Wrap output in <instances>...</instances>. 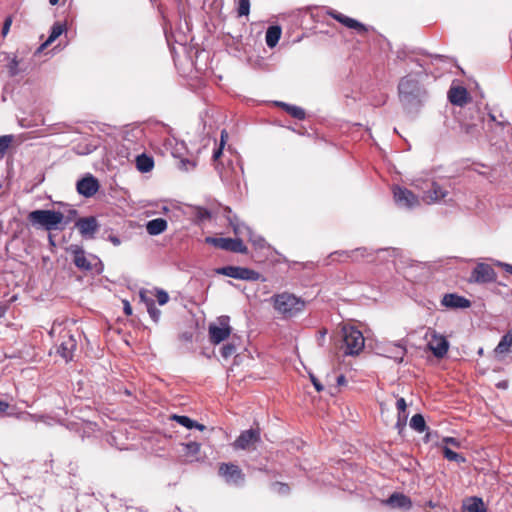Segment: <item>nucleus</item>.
Returning <instances> with one entry per match:
<instances>
[{"label": "nucleus", "mask_w": 512, "mask_h": 512, "mask_svg": "<svg viewBox=\"0 0 512 512\" xmlns=\"http://www.w3.org/2000/svg\"><path fill=\"white\" fill-rule=\"evenodd\" d=\"M399 101L408 113L418 112L427 100V90L412 74L402 77L398 83Z\"/></svg>", "instance_id": "1"}, {"label": "nucleus", "mask_w": 512, "mask_h": 512, "mask_svg": "<svg viewBox=\"0 0 512 512\" xmlns=\"http://www.w3.org/2000/svg\"><path fill=\"white\" fill-rule=\"evenodd\" d=\"M270 301L282 319L295 318L306 308V301L302 297L286 291L272 295Z\"/></svg>", "instance_id": "2"}, {"label": "nucleus", "mask_w": 512, "mask_h": 512, "mask_svg": "<svg viewBox=\"0 0 512 512\" xmlns=\"http://www.w3.org/2000/svg\"><path fill=\"white\" fill-rule=\"evenodd\" d=\"M67 252L72 256L73 264L84 272H93L97 275L103 272L104 266L100 258L94 254H87L80 245H70Z\"/></svg>", "instance_id": "3"}, {"label": "nucleus", "mask_w": 512, "mask_h": 512, "mask_svg": "<svg viewBox=\"0 0 512 512\" xmlns=\"http://www.w3.org/2000/svg\"><path fill=\"white\" fill-rule=\"evenodd\" d=\"M64 214L55 210H34V225L41 226L44 230H63L61 226Z\"/></svg>", "instance_id": "4"}, {"label": "nucleus", "mask_w": 512, "mask_h": 512, "mask_svg": "<svg viewBox=\"0 0 512 512\" xmlns=\"http://www.w3.org/2000/svg\"><path fill=\"white\" fill-rule=\"evenodd\" d=\"M343 352L345 355H358L364 348L365 339L362 332L354 327H344Z\"/></svg>", "instance_id": "5"}, {"label": "nucleus", "mask_w": 512, "mask_h": 512, "mask_svg": "<svg viewBox=\"0 0 512 512\" xmlns=\"http://www.w3.org/2000/svg\"><path fill=\"white\" fill-rule=\"evenodd\" d=\"M215 272L219 275L245 281H258L261 278V274L259 272L241 266L227 265L217 268Z\"/></svg>", "instance_id": "6"}, {"label": "nucleus", "mask_w": 512, "mask_h": 512, "mask_svg": "<svg viewBox=\"0 0 512 512\" xmlns=\"http://www.w3.org/2000/svg\"><path fill=\"white\" fill-rule=\"evenodd\" d=\"M393 198L399 208L411 210L420 205L417 195L406 187L395 185L393 187Z\"/></svg>", "instance_id": "7"}, {"label": "nucleus", "mask_w": 512, "mask_h": 512, "mask_svg": "<svg viewBox=\"0 0 512 512\" xmlns=\"http://www.w3.org/2000/svg\"><path fill=\"white\" fill-rule=\"evenodd\" d=\"M218 472L228 485L241 487L245 482L244 473L233 463H222Z\"/></svg>", "instance_id": "8"}, {"label": "nucleus", "mask_w": 512, "mask_h": 512, "mask_svg": "<svg viewBox=\"0 0 512 512\" xmlns=\"http://www.w3.org/2000/svg\"><path fill=\"white\" fill-rule=\"evenodd\" d=\"M497 274L495 270L486 263H478L471 271L469 282L477 284H487L495 282Z\"/></svg>", "instance_id": "9"}, {"label": "nucleus", "mask_w": 512, "mask_h": 512, "mask_svg": "<svg viewBox=\"0 0 512 512\" xmlns=\"http://www.w3.org/2000/svg\"><path fill=\"white\" fill-rule=\"evenodd\" d=\"M206 242L226 251L247 253V247L240 238L207 237Z\"/></svg>", "instance_id": "10"}, {"label": "nucleus", "mask_w": 512, "mask_h": 512, "mask_svg": "<svg viewBox=\"0 0 512 512\" xmlns=\"http://www.w3.org/2000/svg\"><path fill=\"white\" fill-rule=\"evenodd\" d=\"M229 317L221 316L219 318V324H210L209 325V338L212 344H220L224 340H226L231 334V327L229 325Z\"/></svg>", "instance_id": "11"}, {"label": "nucleus", "mask_w": 512, "mask_h": 512, "mask_svg": "<svg viewBox=\"0 0 512 512\" xmlns=\"http://www.w3.org/2000/svg\"><path fill=\"white\" fill-rule=\"evenodd\" d=\"M376 252L379 253L378 250H376ZM374 253L375 251L371 249H368L366 247H359L353 250H341L332 252L329 255V258L334 261L337 256H343L345 257V259H351L352 261H359L360 259H367V261H373Z\"/></svg>", "instance_id": "12"}, {"label": "nucleus", "mask_w": 512, "mask_h": 512, "mask_svg": "<svg viewBox=\"0 0 512 512\" xmlns=\"http://www.w3.org/2000/svg\"><path fill=\"white\" fill-rule=\"evenodd\" d=\"M75 227L78 228L84 239H93L100 225L94 216L81 217L75 221Z\"/></svg>", "instance_id": "13"}, {"label": "nucleus", "mask_w": 512, "mask_h": 512, "mask_svg": "<svg viewBox=\"0 0 512 512\" xmlns=\"http://www.w3.org/2000/svg\"><path fill=\"white\" fill-rule=\"evenodd\" d=\"M99 181L92 174H86L83 178L77 181L76 188L77 192L86 197L94 196L99 190Z\"/></svg>", "instance_id": "14"}, {"label": "nucleus", "mask_w": 512, "mask_h": 512, "mask_svg": "<svg viewBox=\"0 0 512 512\" xmlns=\"http://www.w3.org/2000/svg\"><path fill=\"white\" fill-rule=\"evenodd\" d=\"M77 342L73 335L69 332H65L61 336V342L57 346V353L65 359L66 362L71 361L76 350Z\"/></svg>", "instance_id": "15"}, {"label": "nucleus", "mask_w": 512, "mask_h": 512, "mask_svg": "<svg viewBox=\"0 0 512 512\" xmlns=\"http://www.w3.org/2000/svg\"><path fill=\"white\" fill-rule=\"evenodd\" d=\"M428 347L436 358H443L448 352L449 342L444 336L439 335L433 330L431 332V339L428 342Z\"/></svg>", "instance_id": "16"}, {"label": "nucleus", "mask_w": 512, "mask_h": 512, "mask_svg": "<svg viewBox=\"0 0 512 512\" xmlns=\"http://www.w3.org/2000/svg\"><path fill=\"white\" fill-rule=\"evenodd\" d=\"M260 441V431L259 429L250 428L248 430H244L240 433V435L236 438L234 442V447L236 449L246 450L252 444H255Z\"/></svg>", "instance_id": "17"}, {"label": "nucleus", "mask_w": 512, "mask_h": 512, "mask_svg": "<svg viewBox=\"0 0 512 512\" xmlns=\"http://www.w3.org/2000/svg\"><path fill=\"white\" fill-rule=\"evenodd\" d=\"M329 15L345 27L356 30L359 34H365L368 31V28L363 23L335 10L329 12Z\"/></svg>", "instance_id": "18"}, {"label": "nucleus", "mask_w": 512, "mask_h": 512, "mask_svg": "<svg viewBox=\"0 0 512 512\" xmlns=\"http://www.w3.org/2000/svg\"><path fill=\"white\" fill-rule=\"evenodd\" d=\"M441 305L451 309H466L471 306V302L466 297L457 293H446L442 297Z\"/></svg>", "instance_id": "19"}, {"label": "nucleus", "mask_w": 512, "mask_h": 512, "mask_svg": "<svg viewBox=\"0 0 512 512\" xmlns=\"http://www.w3.org/2000/svg\"><path fill=\"white\" fill-rule=\"evenodd\" d=\"M224 217L228 221L229 225L233 228L235 234H252V229L242 222L239 217L233 213L230 207L224 208Z\"/></svg>", "instance_id": "20"}, {"label": "nucleus", "mask_w": 512, "mask_h": 512, "mask_svg": "<svg viewBox=\"0 0 512 512\" xmlns=\"http://www.w3.org/2000/svg\"><path fill=\"white\" fill-rule=\"evenodd\" d=\"M448 195V190L437 182H432L431 187L425 191L424 199L428 204L440 202Z\"/></svg>", "instance_id": "21"}, {"label": "nucleus", "mask_w": 512, "mask_h": 512, "mask_svg": "<svg viewBox=\"0 0 512 512\" xmlns=\"http://www.w3.org/2000/svg\"><path fill=\"white\" fill-rule=\"evenodd\" d=\"M448 99L451 104L462 107L468 101L467 89L463 86L451 87L448 91Z\"/></svg>", "instance_id": "22"}, {"label": "nucleus", "mask_w": 512, "mask_h": 512, "mask_svg": "<svg viewBox=\"0 0 512 512\" xmlns=\"http://www.w3.org/2000/svg\"><path fill=\"white\" fill-rule=\"evenodd\" d=\"M66 31V25L60 22H55L51 29L48 38L44 43H42L34 54L41 53L48 45L53 43L63 32Z\"/></svg>", "instance_id": "23"}, {"label": "nucleus", "mask_w": 512, "mask_h": 512, "mask_svg": "<svg viewBox=\"0 0 512 512\" xmlns=\"http://www.w3.org/2000/svg\"><path fill=\"white\" fill-rule=\"evenodd\" d=\"M387 505L392 508L410 509L412 506L411 499L402 493H393L386 500Z\"/></svg>", "instance_id": "24"}, {"label": "nucleus", "mask_w": 512, "mask_h": 512, "mask_svg": "<svg viewBox=\"0 0 512 512\" xmlns=\"http://www.w3.org/2000/svg\"><path fill=\"white\" fill-rule=\"evenodd\" d=\"M168 223L164 218H155L146 223V231L151 236H157L167 230Z\"/></svg>", "instance_id": "25"}, {"label": "nucleus", "mask_w": 512, "mask_h": 512, "mask_svg": "<svg viewBox=\"0 0 512 512\" xmlns=\"http://www.w3.org/2000/svg\"><path fill=\"white\" fill-rule=\"evenodd\" d=\"M281 35H282V28L281 26L279 25H270L267 30H266V34H265V41H266V45L269 47V48H274L280 38H281Z\"/></svg>", "instance_id": "26"}, {"label": "nucleus", "mask_w": 512, "mask_h": 512, "mask_svg": "<svg viewBox=\"0 0 512 512\" xmlns=\"http://www.w3.org/2000/svg\"><path fill=\"white\" fill-rule=\"evenodd\" d=\"M154 167V159L145 153H142L136 157V168L141 173H148Z\"/></svg>", "instance_id": "27"}, {"label": "nucleus", "mask_w": 512, "mask_h": 512, "mask_svg": "<svg viewBox=\"0 0 512 512\" xmlns=\"http://www.w3.org/2000/svg\"><path fill=\"white\" fill-rule=\"evenodd\" d=\"M511 346H512V327L509 328L507 330V332L501 337L494 352L496 354H506V353L510 352Z\"/></svg>", "instance_id": "28"}, {"label": "nucleus", "mask_w": 512, "mask_h": 512, "mask_svg": "<svg viewBox=\"0 0 512 512\" xmlns=\"http://www.w3.org/2000/svg\"><path fill=\"white\" fill-rule=\"evenodd\" d=\"M28 69V63L15 56L8 64L10 76H17Z\"/></svg>", "instance_id": "29"}, {"label": "nucleus", "mask_w": 512, "mask_h": 512, "mask_svg": "<svg viewBox=\"0 0 512 512\" xmlns=\"http://www.w3.org/2000/svg\"><path fill=\"white\" fill-rule=\"evenodd\" d=\"M462 512H487V509L482 498L471 497L469 502L463 505Z\"/></svg>", "instance_id": "30"}, {"label": "nucleus", "mask_w": 512, "mask_h": 512, "mask_svg": "<svg viewBox=\"0 0 512 512\" xmlns=\"http://www.w3.org/2000/svg\"><path fill=\"white\" fill-rule=\"evenodd\" d=\"M277 105L282 107L288 114H290L295 119H305L306 113L303 108L285 102H277Z\"/></svg>", "instance_id": "31"}, {"label": "nucleus", "mask_w": 512, "mask_h": 512, "mask_svg": "<svg viewBox=\"0 0 512 512\" xmlns=\"http://www.w3.org/2000/svg\"><path fill=\"white\" fill-rule=\"evenodd\" d=\"M410 427L418 433H423L428 429L426 421L420 413L412 416L410 420Z\"/></svg>", "instance_id": "32"}, {"label": "nucleus", "mask_w": 512, "mask_h": 512, "mask_svg": "<svg viewBox=\"0 0 512 512\" xmlns=\"http://www.w3.org/2000/svg\"><path fill=\"white\" fill-rule=\"evenodd\" d=\"M442 452L444 458H446L449 461H454L458 464L466 462V458L463 455L453 451L448 446H444L442 448Z\"/></svg>", "instance_id": "33"}, {"label": "nucleus", "mask_w": 512, "mask_h": 512, "mask_svg": "<svg viewBox=\"0 0 512 512\" xmlns=\"http://www.w3.org/2000/svg\"><path fill=\"white\" fill-rule=\"evenodd\" d=\"M270 490L280 496H287L290 494V487L287 483L275 481L270 484Z\"/></svg>", "instance_id": "34"}, {"label": "nucleus", "mask_w": 512, "mask_h": 512, "mask_svg": "<svg viewBox=\"0 0 512 512\" xmlns=\"http://www.w3.org/2000/svg\"><path fill=\"white\" fill-rule=\"evenodd\" d=\"M396 408L398 410V417L399 420H402V426L406 425V421L408 418V413L406 411L407 409V403L406 400L403 397H399L396 401Z\"/></svg>", "instance_id": "35"}, {"label": "nucleus", "mask_w": 512, "mask_h": 512, "mask_svg": "<svg viewBox=\"0 0 512 512\" xmlns=\"http://www.w3.org/2000/svg\"><path fill=\"white\" fill-rule=\"evenodd\" d=\"M65 207L67 208L66 210H64V212H62L64 214V218H63V222L61 224V226L63 227V229L68 225L70 224L71 222H73L75 219H76V216L78 215V211L75 209V208H72L70 205H65Z\"/></svg>", "instance_id": "36"}, {"label": "nucleus", "mask_w": 512, "mask_h": 512, "mask_svg": "<svg viewBox=\"0 0 512 512\" xmlns=\"http://www.w3.org/2000/svg\"><path fill=\"white\" fill-rule=\"evenodd\" d=\"M172 420L176 421L179 425L187 428V429H193L194 420L186 415H177L174 414L171 417Z\"/></svg>", "instance_id": "37"}, {"label": "nucleus", "mask_w": 512, "mask_h": 512, "mask_svg": "<svg viewBox=\"0 0 512 512\" xmlns=\"http://www.w3.org/2000/svg\"><path fill=\"white\" fill-rule=\"evenodd\" d=\"M226 137H227L226 131L222 130L220 144L217 148H215L213 150L212 159L214 162H216L223 154V149L226 144Z\"/></svg>", "instance_id": "38"}, {"label": "nucleus", "mask_w": 512, "mask_h": 512, "mask_svg": "<svg viewBox=\"0 0 512 512\" xmlns=\"http://www.w3.org/2000/svg\"><path fill=\"white\" fill-rule=\"evenodd\" d=\"M101 238L111 242L115 247L120 246L122 243V240L113 233L112 229H106L101 235Z\"/></svg>", "instance_id": "39"}, {"label": "nucleus", "mask_w": 512, "mask_h": 512, "mask_svg": "<svg viewBox=\"0 0 512 512\" xmlns=\"http://www.w3.org/2000/svg\"><path fill=\"white\" fill-rule=\"evenodd\" d=\"M97 424L87 421L81 423V428L79 431H81V437L84 439L85 437H90L91 433H93L96 430Z\"/></svg>", "instance_id": "40"}, {"label": "nucleus", "mask_w": 512, "mask_h": 512, "mask_svg": "<svg viewBox=\"0 0 512 512\" xmlns=\"http://www.w3.org/2000/svg\"><path fill=\"white\" fill-rule=\"evenodd\" d=\"M13 140L12 135H3L0 136V160L4 157L7 149L9 148L11 142Z\"/></svg>", "instance_id": "41"}, {"label": "nucleus", "mask_w": 512, "mask_h": 512, "mask_svg": "<svg viewBox=\"0 0 512 512\" xmlns=\"http://www.w3.org/2000/svg\"><path fill=\"white\" fill-rule=\"evenodd\" d=\"M236 350L237 349L235 344L232 342H228L221 347L220 354L222 358L228 359L229 357L236 353Z\"/></svg>", "instance_id": "42"}, {"label": "nucleus", "mask_w": 512, "mask_h": 512, "mask_svg": "<svg viewBox=\"0 0 512 512\" xmlns=\"http://www.w3.org/2000/svg\"><path fill=\"white\" fill-rule=\"evenodd\" d=\"M394 350L395 352H393V354L390 355L389 357L393 358L396 362L401 363L403 361L404 355L407 352L405 346L401 344H396Z\"/></svg>", "instance_id": "43"}, {"label": "nucleus", "mask_w": 512, "mask_h": 512, "mask_svg": "<svg viewBox=\"0 0 512 512\" xmlns=\"http://www.w3.org/2000/svg\"><path fill=\"white\" fill-rule=\"evenodd\" d=\"M247 235L249 236V240L252 242L255 248L262 249L267 245L265 239L260 235H256L253 231L252 234Z\"/></svg>", "instance_id": "44"}, {"label": "nucleus", "mask_w": 512, "mask_h": 512, "mask_svg": "<svg viewBox=\"0 0 512 512\" xmlns=\"http://www.w3.org/2000/svg\"><path fill=\"white\" fill-rule=\"evenodd\" d=\"M147 312L150 316V318L153 320V322L158 323L161 317V310L156 307L155 303L149 304V307L147 308Z\"/></svg>", "instance_id": "45"}, {"label": "nucleus", "mask_w": 512, "mask_h": 512, "mask_svg": "<svg viewBox=\"0 0 512 512\" xmlns=\"http://www.w3.org/2000/svg\"><path fill=\"white\" fill-rule=\"evenodd\" d=\"M238 15L247 16L250 13V0H238Z\"/></svg>", "instance_id": "46"}, {"label": "nucleus", "mask_w": 512, "mask_h": 512, "mask_svg": "<svg viewBox=\"0 0 512 512\" xmlns=\"http://www.w3.org/2000/svg\"><path fill=\"white\" fill-rule=\"evenodd\" d=\"M155 291H156V295L155 296L157 298V301H158L159 305L163 306L166 303H168V301H169V294L165 290L160 289V288H156Z\"/></svg>", "instance_id": "47"}, {"label": "nucleus", "mask_w": 512, "mask_h": 512, "mask_svg": "<svg viewBox=\"0 0 512 512\" xmlns=\"http://www.w3.org/2000/svg\"><path fill=\"white\" fill-rule=\"evenodd\" d=\"M185 452L190 455H196L200 451V444L197 442H188L183 444Z\"/></svg>", "instance_id": "48"}, {"label": "nucleus", "mask_w": 512, "mask_h": 512, "mask_svg": "<svg viewBox=\"0 0 512 512\" xmlns=\"http://www.w3.org/2000/svg\"><path fill=\"white\" fill-rule=\"evenodd\" d=\"M378 252H386L389 254V256H392L394 257L395 259L396 258H400V261L403 263V264H408V266H411V263H408L406 261H402L401 258V251L399 249H396V248H385V249H378Z\"/></svg>", "instance_id": "49"}, {"label": "nucleus", "mask_w": 512, "mask_h": 512, "mask_svg": "<svg viewBox=\"0 0 512 512\" xmlns=\"http://www.w3.org/2000/svg\"><path fill=\"white\" fill-rule=\"evenodd\" d=\"M196 217L199 221H204L211 218V212L207 208L198 207Z\"/></svg>", "instance_id": "50"}, {"label": "nucleus", "mask_w": 512, "mask_h": 512, "mask_svg": "<svg viewBox=\"0 0 512 512\" xmlns=\"http://www.w3.org/2000/svg\"><path fill=\"white\" fill-rule=\"evenodd\" d=\"M180 169L184 170V171H190L192 169H194L196 167V162L195 161H192V160H189L187 158H182L180 160Z\"/></svg>", "instance_id": "51"}, {"label": "nucleus", "mask_w": 512, "mask_h": 512, "mask_svg": "<svg viewBox=\"0 0 512 512\" xmlns=\"http://www.w3.org/2000/svg\"><path fill=\"white\" fill-rule=\"evenodd\" d=\"M139 298H140V301L145 304L146 308L149 307L150 302L155 303L154 299L151 298L150 296H148V291L145 289H141L139 291Z\"/></svg>", "instance_id": "52"}, {"label": "nucleus", "mask_w": 512, "mask_h": 512, "mask_svg": "<svg viewBox=\"0 0 512 512\" xmlns=\"http://www.w3.org/2000/svg\"><path fill=\"white\" fill-rule=\"evenodd\" d=\"M396 58L400 61H404L409 57V51L406 47H399L396 52Z\"/></svg>", "instance_id": "53"}, {"label": "nucleus", "mask_w": 512, "mask_h": 512, "mask_svg": "<svg viewBox=\"0 0 512 512\" xmlns=\"http://www.w3.org/2000/svg\"><path fill=\"white\" fill-rule=\"evenodd\" d=\"M442 441L445 443V446L452 445L456 448L460 447V441L455 437L446 436Z\"/></svg>", "instance_id": "54"}, {"label": "nucleus", "mask_w": 512, "mask_h": 512, "mask_svg": "<svg viewBox=\"0 0 512 512\" xmlns=\"http://www.w3.org/2000/svg\"><path fill=\"white\" fill-rule=\"evenodd\" d=\"M310 380L317 392H321L324 390V386L321 384V382L317 379L315 375L310 374Z\"/></svg>", "instance_id": "55"}, {"label": "nucleus", "mask_w": 512, "mask_h": 512, "mask_svg": "<svg viewBox=\"0 0 512 512\" xmlns=\"http://www.w3.org/2000/svg\"><path fill=\"white\" fill-rule=\"evenodd\" d=\"M500 117L502 118L501 120H496L495 124L498 126V127H501L502 129H504L505 127H508L510 126V122L503 117V115H500Z\"/></svg>", "instance_id": "56"}, {"label": "nucleus", "mask_w": 512, "mask_h": 512, "mask_svg": "<svg viewBox=\"0 0 512 512\" xmlns=\"http://www.w3.org/2000/svg\"><path fill=\"white\" fill-rule=\"evenodd\" d=\"M496 265L502 267L507 273L512 275V265L511 264L504 263V262H501V261H497Z\"/></svg>", "instance_id": "57"}, {"label": "nucleus", "mask_w": 512, "mask_h": 512, "mask_svg": "<svg viewBox=\"0 0 512 512\" xmlns=\"http://www.w3.org/2000/svg\"><path fill=\"white\" fill-rule=\"evenodd\" d=\"M124 313L127 315V316H130L132 315V307L130 305V303L128 301H124Z\"/></svg>", "instance_id": "58"}, {"label": "nucleus", "mask_w": 512, "mask_h": 512, "mask_svg": "<svg viewBox=\"0 0 512 512\" xmlns=\"http://www.w3.org/2000/svg\"><path fill=\"white\" fill-rule=\"evenodd\" d=\"M433 435H437V432H432L429 429H427L424 437V442L427 443L431 441Z\"/></svg>", "instance_id": "59"}, {"label": "nucleus", "mask_w": 512, "mask_h": 512, "mask_svg": "<svg viewBox=\"0 0 512 512\" xmlns=\"http://www.w3.org/2000/svg\"><path fill=\"white\" fill-rule=\"evenodd\" d=\"M44 181V174L34 176V187L41 184Z\"/></svg>", "instance_id": "60"}, {"label": "nucleus", "mask_w": 512, "mask_h": 512, "mask_svg": "<svg viewBox=\"0 0 512 512\" xmlns=\"http://www.w3.org/2000/svg\"><path fill=\"white\" fill-rule=\"evenodd\" d=\"M11 25V19H6L2 28V33L6 34L10 28Z\"/></svg>", "instance_id": "61"}, {"label": "nucleus", "mask_w": 512, "mask_h": 512, "mask_svg": "<svg viewBox=\"0 0 512 512\" xmlns=\"http://www.w3.org/2000/svg\"><path fill=\"white\" fill-rule=\"evenodd\" d=\"M346 383H347V380L343 374H340L339 376H337V385L342 386V385H345Z\"/></svg>", "instance_id": "62"}, {"label": "nucleus", "mask_w": 512, "mask_h": 512, "mask_svg": "<svg viewBox=\"0 0 512 512\" xmlns=\"http://www.w3.org/2000/svg\"><path fill=\"white\" fill-rule=\"evenodd\" d=\"M9 408V404L5 401L0 400V413L6 412Z\"/></svg>", "instance_id": "63"}, {"label": "nucleus", "mask_w": 512, "mask_h": 512, "mask_svg": "<svg viewBox=\"0 0 512 512\" xmlns=\"http://www.w3.org/2000/svg\"><path fill=\"white\" fill-rule=\"evenodd\" d=\"M194 424H195V425H193V428H196V429H198V430H200V431H203V430H205V429H206L205 425H203V424H201V423H198V422H197V421H195V420H194Z\"/></svg>", "instance_id": "64"}]
</instances>
